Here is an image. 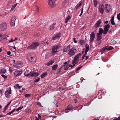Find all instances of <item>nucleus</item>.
<instances>
[{
    "label": "nucleus",
    "mask_w": 120,
    "mask_h": 120,
    "mask_svg": "<svg viewBox=\"0 0 120 120\" xmlns=\"http://www.w3.org/2000/svg\"><path fill=\"white\" fill-rule=\"evenodd\" d=\"M39 45V43L38 42H33L31 45L28 47L27 49L29 50H34L36 49L37 47Z\"/></svg>",
    "instance_id": "obj_1"
},
{
    "label": "nucleus",
    "mask_w": 120,
    "mask_h": 120,
    "mask_svg": "<svg viewBox=\"0 0 120 120\" xmlns=\"http://www.w3.org/2000/svg\"><path fill=\"white\" fill-rule=\"evenodd\" d=\"M60 45H54L52 48V54H53L57 52V50L60 48Z\"/></svg>",
    "instance_id": "obj_2"
},
{
    "label": "nucleus",
    "mask_w": 120,
    "mask_h": 120,
    "mask_svg": "<svg viewBox=\"0 0 120 120\" xmlns=\"http://www.w3.org/2000/svg\"><path fill=\"white\" fill-rule=\"evenodd\" d=\"M7 27V24L5 22H2L0 24V30H5Z\"/></svg>",
    "instance_id": "obj_3"
},
{
    "label": "nucleus",
    "mask_w": 120,
    "mask_h": 120,
    "mask_svg": "<svg viewBox=\"0 0 120 120\" xmlns=\"http://www.w3.org/2000/svg\"><path fill=\"white\" fill-rule=\"evenodd\" d=\"M77 53V51L76 49L74 48H72L68 52V54L70 56H72L74 55Z\"/></svg>",
    "instance_id": "obj_4"
},
{
    "label": "nucleus",
    "mask_w": 120,
    "mask_h": 120,
    "mask_svg": "<svg viewBox=\"0 0 120 120\" xmlns=\"http://www.w3.org/2000/svg\"><path fill=\"white\" fill-rule=\"evenodd\" d=\"M81 54L79 53L75 56L72 61V64L75 63L78 61L79 58L81 56Z\"/></svg>",
    "instance_id": "obj_5"
},
{
    "label": "nucleus",
    "mask_w": 120,
    "mask_h": 120,
    "mask_svg": "<svg viewBox=\"0 0 120 120\" xmlns=\"http://www.w3.org/2000/svg\"><path fill=\"white\" fill-rule=\"evenodd\" d=\"M110 28V26L109 24L105 25L104 27V32L103 33V34H106Z\"/></svg>",
    "instance_id": "obj_6"
},
{
    "label": "nucleus",
    "mask_w": 120,
    "mask_h": 120,
    "mask_svg": "<svg viewBox=\"0 0 120 120\" xmlns=\"http://www.w3.org/2000/svg\"><path fill=\"white\" fill-rule=\"evenodd\" d=\"M61 34L60 33H57L54 35L52 38V39L53 40H55L59 39L61 37Z\"/></svg>",
    "instance_id": "obj_7"
},
{
    "label": "nucleus",
    "mask_w": 120,
    "mask_h": 120,
    "mask_svg": "<svg viewBox=\"0 0 120 120\" xmlns=\"http://www.w3.org/2000/svg\"><path fill=\"white\" fill-rule=\"evenodd\" d=\"M11 94V88L8 90H7L5 92V94L6 97L8 98H9L10 97V94Z\"/></svg>",
    "instance_id": "obj_8"
},
{
    "label": "nucleus",
    "mask_w": 120,
    "mask_h": 120,
    "mask_svg": "<svg viewBox=\"0 0 120 120\" xmlns=\"http://www.w3.org/2000/svg\"><path fill=\"white\" fill-rule=\"evenodd\" d=\"M17 19L16 17L14 16L13 17L11 20L10 25L11 26H14L15 24V20Z\"/></svg>",
    "instance_id": "obj_9"
},
{
    "label": "nucleus",
    "mask_w": 120,
    "mask_h": 120,
    "mask_svg": "<svg viewBox=\"0 0 120 120\" xmlns=\"http://www.w3.org/2000/svg\"><path fill=\"white\" fill-rule=\"evenodd\" d=\"M95 34L94 32H91L90 35V38L89 40V41L90 42H92L95 38Z\"/></svg>",
    "instance_id": "obj_10"
},
{
    "label": "nucleus",
    "mask_w": 120,
    "mask_h": 120,
    "mask_svg": "<svg viewBox=\"0 0 120 120\" xmlns=\"http://www.w3.org/2000/svg\"><path fill=\"white\" fill-rule=\"evenodd\" d=\"M22 73L21 71L19 70L16 71L14 73V75L17 76H20Z\"/></svg>",
    "instance_id": "obj_11"
},
{
    "label": "nucleus",
    "mask_w": 120,
    "mask_h": 120,
    "mask_svg": "<svg viewBox=\"0 0 120 120\" xmlns=\"http://www.w3.org/2000/svg\"><path fill=\"white\" fill-rule=\"evenodd\" d=\"M70 45H69L64 48L63 50V52H67L69 51L70 49Z\"/></svg>",
    "instance_id": "obj_12"
},
{
    "label": "nucleus",
    "mask_w": 120,
    "mask_h": 120,
    "mask_svg": "<svg viewBox=\"0 0 120 120\" xmlns=\"http://www.w3.org/2000/svg\"><path fill=\"white\" fill-rule=\"evenodd\" d=\"M7 37L6 35H5L3 34H0V41H2L4 40H5L6 38Z\"/></svg>",
    "instance_id": "obj_13"
},
{
    "label": "nucleus",
    "mask_w": 120,
    "mask_h": 120,
    "mask_svg": "<svg viewBox=\"0 0 120 120\" xmlns=\"http://www.w3.org/2000/svg\"><path fill=\"white\" fill-rule=\"evenodd\" d=\"M101 23V21L100 20H99L97 21L94 27L95 28H97L100 26V25Z\"/></svg>",
    "instance_id": "obj_14"
},
{
    "label": "nucleus",
    "mask_w": 120,
    "mask_h": 120,
    "mask_svg": "<svg viewBox=\"0 0 120 120\" xmlns=\"http://www.w3.org/2000/svg\"><path fill=\"white\" fill-rule=\"evenodd\" d=\"M39 75V74L38 72H34L33 73H30V75L31 77H37Z\"/></svg>",
    "instance_id": "obj_15"
},
{
    "label": "nucleus",
    "mask_w": 120,
    "mask_h": 120,
    "mask_svg": "<svg viewBox=\"0 0 120 120\" xmlns=\"http://www.w3.org/2000/svg\"><path fill=\"white\" fill-rule=\"evenodd\" d=\"M102 35L97 33L96 39L97 41H99L102 38Z\"/></svg>",
    "instance_id": "obj_16"
},
{
    "label": "nucleus",
    "mask_w": 120,
    "mask_h": 120,
    "mask_svg": "<svg viewBox=\"0 0 120 120\" xmlns=\"http://www.w3.org/2000/svg\"><path fill=\"white\" fill-rule=\"evenodd\" d=\"M56 23H54L53 24L51 25L48 28V29L50 30H53L55 28V26L56 24Z\"/></svg>",
    "instance_id": "obj_17"
},
{
    "label": "nucleus",
    "mask_w": 120,
    "mask_h": 120,
    "mask_svg": "<svg viewBox=\"0 0 120 120\" xmlns=\"http://www.w3.org/2000/svg\"><path fill=\"white\" fill-rule=\"evenodd\" d=\"M104 6L103 5H101V7H99L98 9L100 12L101 14H103L104 12Z\"/></svg>",
    "instance_id": "obj_18"
},
{
    "label": "nucleus",
    "mask_w": 120,
    "mask_h": 120,
    "mask_svg": "<svg viewBox=\"0 0 120 120\" xmlns=\"http://www.w3.org/2000/svg\"><path fill=\"white\" fill-rule=\"evenodd\" d=\"M110 9V7L109 5H108V4H107L106 5L105 10H106V12L108 13L109 12Z\"/></svg>",
    "instance_id": "obj_19"
},
{
    "label": "nucleus",
    "mask_w": 120,
    "mask_h": 120,
    "mask_svg": "<svg viewBox=\"0 0 120 120\" xmlns=\"http://www.w3.org/2000/svg\"><path fill=\"white\" fill-rule=\"evenodd\" d=\"M29 60L31 62H34L36 60V59L34 57H31L29 59Z\"/></svg>",
    "instance_id": "obj_20"
},
{
    "label": "nucleus",
    "mask_w": 120,
    "mask_h": 120,
    "mask_svg": "<svg viewBox=\"0 0 120 120\" xmlns=\"http://www.w3.org/2000/svg\"><path fill=\"white\" fill-rule=\"evenodd\" d=\"M73 109V107L72 106L69 105L67 107V108L65 109V110H72Z\"/></svg>",
    "instance_id": "obj_21"
},
{
    "label": "nucleus",
    "mask_w": 120,
    "mask_h": 120,
    "mask_svg": "<svg viewBox=\"0 0 120 120\" xmlns=\"http://www.w3.org/2000/svg\"><path fill=\"white\" fill-rule=\"evenodd\" d=\"M54 61H55L54 60H51L49 62L47 63V65L48 66L52 65L54 62Z\"/></svg>",
    "instance_id": "obj_22"
},
{
    "label": "nucleus",
    "mask_w": 120,
    "mask_h": 120,
    "mask_svg": "<svg viewBox=\"0 0 120 120\" xmlns=\"http://www.w3.org/2000/svg\"><path fill=\"white\" fill-rule=\"evenodd\" d=\"M99 30L98 31V33H97L102 35V33H103L104 32V30L102 28H100L99 29Z\"/></svg>",
    "instance_id": "obj_23"
},
{
    "label": "nucleus",
    "mask_w": 120,
    "mask_h": 120,
    "mask_svg": "<svg viewBox=\"0 0 120 120\" xmlns=\"http://www.w3.org/2000/svg\"><path fill=\"white\" fill-rule=\"evenodd\" d=\"M89 49V46L88 44L86 43L85 44V52H87Z\"/></svg>",
    "instance_id": "obj_24"
},
{
    "label": "nucleus",
    "mask_w": 120,
    "mask_h": 120,
    "mask_svg": "<svg viewBox=\"0 0 120 120\" xmlns=\"http://www.w3.org/2000/svg\"><path fill=\"white\" fill-rule=\"evenodd\" d=\"M58 67V65L57 64L54 65L52 67V70L54 71L57 69Z\"/></svg>",
    "instance_id": "obj_25"
},
{
    "label": "nucleus",
    "mask_w": 120,
    "mask_h": 120,
    "mask_svg": "<svg viewBox=\"0 0 120 120\" xmlns=\"http://www.w3.org/2000/svg\"><path fill=\"white\" fill-rule=\"evenodd\" d=\"M71 18V17L69 15H68V16H67L66 18L65 22L66 23H67L68 22V21L70 20Z\"/></svg>",
    "instance_id": "obj_26"
},
{
    "label": "nucleus",
    "mask_w": 120,
    "mask_h": 120,
    "mask_svg": "<svg viewBox=\"0 0 120 120\" xmlns=\"http://www.w3.org/2000/svg\"><path fill=\"white\" fill-rule=\"evenodd\" d=\"M6 70L4 68H2L0 69V73H5L6 72Z\"/></svg>",
    "instance_id": "obj_27"
},
{
    "label": "nucleus",
    "mask_w": 120,
    "mask_h": 120,
    "mask_svg": "<svg viewBox=\"0 0 120 120\" xmlns=\"http://www.w3.org/2000/svg\"><path fill=\"white\" fill-rule=\"evenodd\" d=\"M22 87V86H20L18 84L15 85L14 86V87L15 88H16L17 89H20V88Z\"/></svg>",
    "instance_id": "obj_28"
},
{
    "label": "nucleus",
    "mask_w": 120,
    "mask_h": 120,
    "mask_svg": "<svg viewBox=\"0 0 120 120\" xmlns=\"http://www.w3.org/2000/svg\"><path fill=\"white\" fill-rule=\"evenodd\" d=\"M93 1L94 6L95 7H96L97 5L98 4V3L97 1V0H93Z\"/></svg>",
    "instance_id": "obj_29"
},
{
    "label": "nucleus",
    "mask_w": 120,
    "mask_h": 120,
    "mask_svg": "<svg viewBox=\"0 0 120 120\" xmlns=\"http://www.w3.org/2000/svg\"><path fill=\"white\" fill-rule=\"evenodd\" d=\"M114 17L113 16L111 19V23L112 25H114L115 24V23L114 21Z\"/></svg>",
    "instance_id": "obj_30"
},
{
    "label": "nucleus",
    "mask_w": 120,
    "mask_h": 120,
    "mask_svg": "<svg viewBox=\"0 0 120 120\" xmlns=\"http://www.w3.org/2000/svg\"><path fill=\"white\" fill-rule=\"evenodd\" d=\"M47 74V73L46 72L43 73L40 76V77L41 78H43L46 76Z\"/></svg>",
    "instance_id": "obj_31"
},
{
    "label": "nucleus",
    "mask_w": 120,
    "mask_h": 120,
    "mask_svg": "<svg viewBox=\"0 0 120 120\" xmlns=\"http://www.w3.org/2000/svg\"><path fill=\"white\" fill-rule=\"evenodd\" d=\"M79 42L80 44L81 45H83L85 44V41L83 40H81L79 41Z\"/></svg>",
    "instance_id": "obj_32"
},
{
    "label": "nucleus",
    "mask_w": 120,
    "mask_h": 120,
    "mask_svg": "<svg viewBox=\"0 0 120 120\" xmlns=\"http://www.w3.org/2000/svg\"><path fill=\"white\" fill-rule=\"evenodd\" d=\"M113 49V48L112 46H109L108 47H107L106 46V50H110Z\"/></svg>",
    "instance_id": "obj_33"
},
{
    "label": "nucleus",
    "mask_w": 120,
    "mask_h": 120,
    "mask_svg": "<svg viewBox=\"0 0 120 120\" xmlns=\"http://www.w3.org/2000/svg\"><path fill=\"white\" fill-rule=\"evenodd\" d=\"M82 2H81L80 4L77 7L76 9V11H77L80 8V6L82 5Z\"/></svg>",
    "instance_id": "obj_34"
},
{
    "label": "nucleus",
    "mask_w": 120,
    "mask_h": 120,
    "mask_svg": "<svg viewBox=\"0 0 120 120\" xmlns=\"http://www.w3.org/2000/svg\"><path fill=\"white\" fill-rule=\"evenodd\" d=\"M17 4V3H16L12 7V8L11 9V11H12L15 8V7L16 6Z\"/></svg>",
    "instance_id": "obj_35"
},
{
    "label": "nucleus",
    "mask_w": 120,
    "mask_h": 120,
    "mask_svg": "<svg viewBox=\"0 0 120 120\" xmlns=\"http://www.w3.org/2000/svg\"><path fill=\"white\" fill-rule=\"evenodd\" d=\"M87 53V52H85V54L83 55V56L82 57V60H83L84 58V57H85Z\"/></svg>",
    "instance_id": "obj_36"
},
{
    "label": "nucleus",
    "mask_w": 120,
    "mask_h": 120,
    "mask_svg": "<svg viewBox=\"0 0 120 120\" xmlns=\"http://www.w3.org/2000/svg\"><path fill=\"white\" fill-rule=\"evenodd\" d=\"M16 109H14V110H12L10 112H9L7 114V115H11L12 113L13 112H14V111Z\"/></svg>",
    "instance_id": "obj_37"
},
{
    "label": "nucleus",
    "mask_w": 120,
    "mask_h": 120,
    "mask_svg": "<svg viewBox=\"0 0 120 120\" xmlns=\"http://www.w3.org/2000/svg\"><path fill=\"white\" fill-rule=\"evenodd\" d=\"M23 107V106H20L19 108L17 109H16V110L17 111H19Z\"/></svg>",
    "instance_id": "obj_38"
},
{
    "label": "nucleus",
    "mask_w": 120,
    "mask_h": 120,
    "mask_svg": "<svg viewBox=\"0 0 120 120\" xmlns=\"http://www.w3.org/2000/svg\"><path fill=\"white\" fill-rule=\"evenodd\" d=\"M12 101H10L8 103L7 105L4 108L5 109H8V107L9 106V104H10V103Z\"/></svg>",
    "instance_id": "obj_39"
},
{
    "label": "nucleus",
    "mask_w": 120,
    "mask_h": 120,
    "mask_svg": "<svg viewBox=\"0 0 120 120\" xmlns=\"http://www.w3.org/2000/svg\"><path fill=\"white\" fill-rule=\"evenodd\" d=\"M101 51L103 52L105 50H106V46L103 47L101 49Z\"/></svg>",
    "instance_id": "obj_40"
},
{
    "label": "nucleus",
    "mask_w": 120,
    "mask_h": 120,
    "mask_svg": "<svg viewBox=\"0 0 120 120\" xmlns=\"http://www.w3.org/2000/svg\"><path fill=\"white\" fill-rule=\"evenodd\" d=\"M40 79V78H39L38 79H36L34 80V82L35 83L39 81Z\"/></svg>",
    "instance_id": "obj_41"
},
{
    "label": "nucleus",
    "mask_w": 120,
    "mask_h": 120,
    "mask_svg": "<svg viewBox=\"0 0 120 120\" xmlns=\"http://www.w3.org/2000/svg\"><path fill=\"white\" fill-rule=\"evenodd\" d=\"M37 105H38L39 107H43V106L39 102H38L37 104Z\"/></svg>",
    "instance_id": "obj_42"
},
{
    "label": "nucleus",
    "mask_w": 120,
    "mask_h": 120,
    "mask_svg": "<svg viewBox=\"0 0 120 120\" xmlns=\"http://www.w3.org/2000/svg\"><path fill=\"white\" fill-rule=\"evenodd\" d=\"M31 95L30 94H25V96L26 97H28L30 96Z\"/></svg>",
    "instance_id": "obj_43"
},
{
    "label": "nucleus",
    "mask_w": 120,
    "mask_h": 120,
    "mask_svg": "<svg viewBox=\"0 0 120 120\" xmlns=\"http://www.w3.org/2000/svg\"><path fill=\"white\" fill-rule=\"evenodd\" d=\"M117 18L118 20L120 21V13L117 15Z\"/></svg>",
    "instance_id": "obj_44"
},
{
    "label": "nucleus",
    "mask_w": 120,
    "mask_h": 120,
    "mask_svg": "<svg viewBox=\"0 0 120 120\" xmlns=\"http://www.w3.org/2000/svg\"><path fill=\"white\" fill-rule=\"evenodd\" d=\"M112 120H120V116L117 118H116Z\"/></svg>",
    "instance_id": "obj_45"
},
{
    "label": "nucleus",
    "mask_w": 120,
    "mask_h": 120,
    "mask_svg": "<svg viewBox=\"0 0 120 120\" xmlns=\"http://www.w3.org/2000/svg\"><path fill=\"white\" fill-rule=\"evenodd\" d=\"M1 76L3 77L4 78V79H6L7 77V76H5L4 75V74H2L1 75Z\"/></svg>",
    "instance_id": "obj_46"
},
{
    "label": "nucleus",
    "mask_w": 120,
    "mask_h": 120,
    "mask_svg": "<svg viewBox=\"0 0 120 120\" xmlns=\"http://www.w3.org/2000/svg\"><path fill=\"white\" fill-rule=\"evenodd\" d=\"M82 67V66L80 67H79L78 68H77L76 70V71H78L79 70H80Z\"/></svg>",
    "instance_id": "obj_47"
},
{
    "label": "nucleus",
    "mask_w": 120,
    "mask_h": 120,
    "mask_svg": "<svg viewBox=\"0 0 120 120\" xmlns=\"http://www.w3.org/2000/svg\"><path fill=\"white\" fill-rule=\"evenodd\" d=\"M36 11L37 12H38L39 11V9L38 7L37 6L36 7Z\"/></svg>",
    "instance_id": "obj_48"
},
{
    "label": "nucleus",
    "mask_w": 120,
    "mask_h": 120,
    "mask_svg": "<svg viewBox=\"0 0 120 120\" xmlns=\"http://www.w3.org/2000/svg\"><path fill=\"white\" fill-rule=\"evenodd\" d=\"M69 67L66 66L64 68V69L65 70H67L68 68Z\"/></svg>",
    "instance_id": "obj_49"
},
{
    "label": "nucleus",
    "mask_w": 120,
    "mask_h": 120,
    "mask_svg": "<svg viewBox=\"0 0 120 120\" xmlns=\"http://www.w3.org/2000/svg\"><path fill=\"white\" fill-rule=\"evenodd\" d=\"M12 1H9L8 2V3L7 4V5L8 6H9L10 4H11L12 3Z\"/></svg>",
    "instance_id": "obj_50"
},
{
    "label": "nucleus",
    "mask_w": 120,
    "mask_h": 120,
    "mask_svg": "<svg viewBox=\"0 0 120 120\" xmlns=\"http://www.w3.org/2000/svg\"><path fill=\"white\" fill-rule=\"evenodd\" d=\"M0 92L1 95H2L4 93V90H0Z\"/></svg>",
    "instance_id": "obj_51"
},
{
    "label": "nucleus",
    "mask_w": 120,
    "mask_h": 120,
    "mask_svg": "<svg viewBox=\"0 0 120 120\" xmlns=\"http://www.w3.org/2000/svg\"><path fill=\"white\" fill-rule=\"evenodd\" d=\"M81 13L82 14L83 13V7H82V8H81Z\"/></svg>",
    "instance_id": "obj_52"
},
{
    "label": "nucleus",
    "mask_w": 120,
    "mask_h": 120,
    "mask_svg": "<svg viewBox=\"0 0 120 120\" xmlns=\"http://www.w3.org/2000/svg\"><path fill=\"white\" fill-rule=\"evenodd\" d=\"M73 41L75 43H77V41L75 39V38H73Z\"/></svg>",
    "instance_id": "obj_53"
},
{
    "label": "nucleus",
    "mask_w": 120,
    "mask_h": 120,
    "mask_svg": "<svg viewBox=\"0 0 120 120\" xmlns=\"http://www.w3.org/2000/svg\"><path fill=\"white\" fill-rule=\"evenodd\" d=\"M11 52L10 51H8L7 52V54L9 55H11Z\"/></svg>",
    "instance_id": "obj_54"
},
{
    "label": "nucleus",
    "mask_w": 120,
    "mask_h": 120,
    "mask_svg": "<svg viewBox=\"0 0 120 120\" xmlns=\"http://www.w3.org/2000/svg\"><path fill=\"white\" fill-rule=\"evenodd\" d=\"M24 75L25 76H26L27 77H28L29 75H30V74L28 73L27 74H24Z\"/></svg>",
    "instance_id": "obj_55"
},
{
    "label": "nucleus",
    "mask_w": 120,
    "mask_h": 120,
    "mask_svg": "<svg viewBox=\"0 0 120 120\" xmlns=\"http://www.w3.org/2000/svg\"><path fill=\"white\" fill-rule=\"evenodd\" d=\"M67 2V1L66 0H65L63 1L62 3V4L64 5L65 4V3Z\"/></svg>",
    "instance_id": "obj_56"
},
{
    "label": "nucleus",
    "mask_w": 120,
    "mask_h": 120,
    "mask_svg": "<svg viewBox=\"0 0 120 120\" xmlns=\"http://www.w3.org/2000/svg\"><path fill=\"white\" fill-rule=\"evenodd\" d=\"M14 41V40H13L12 39L11 40L9 41V42H11Z\"/></svg>",
    "instance_id": "obj_57"
},
{
    "label": "nucleus",
    "mask_w": 120,
    "mask_h": 120,
    "mask_svg": "<svg viewBox=\"0 0 120 120\" xmlns=\"http://www.w3.org/2000/svg\"><path fill=\"white\" fill-rule=\"evenodd\" d=\"M116 41L115 40H114L112 42V43L114 44H115L116 43Z\"/></svg>",
    "instance_id": "obj_58"
},
{
    "label": "nucleus",
    "mask_w": 120,
    "mask_h": 120,
    "mask_svg": "<svg viewBox=\"0 0 120 120\" xmlns=\"http://www.w3.org/2000/svg\"><path fill=\"white\" fill-rule=\"evenodd\" d=\"M68 63L67 62H66L64 63V66H65V65L67 64Z\"/></svg>",
    "instance_id": "obj_59"
},
{
    "label": "nucleus",
    "mask_w": 120,
    "mask_h": 120,
    "mask_svg": "<svg viewBox=\"0 0 120 120\" xmlns=\"http://www.w3.org/2000/svg\"><path fill=\"white\" fill-rule=\"evenodd\" d=\"M108 22V21H105L104 22V24H107Z\"/></svg>",
    "instance_id": "obj_60"
},
{
    "label": "nucleus",
    "mask_w": 120,
    "mask_h": 120,
    "mask_svg": "<svg viewBox=\"0 0 120 120\" xmlns=\"http://www.w3.org/2000/svg\"><path fill=\"white\" fill-rule=\"evenodd\" d=\"M74 102H75V103H76L77 102V99H74Z\"/></svg>",
    "instance_id": "obj_61"
},
{
    "label": "nucleus",
    "mask_w": 120,
    "mask_h": 120,
    "mask_svg": "<svg viewBox=\"0 0 120 120\" xmlns=\"http://www.w3.org/2000/svg\"><path fill=\"white\" fill-rule=\"evenodd\" d=\"M9 71L11 73H12L13 71V70L11 69H10Z\"/></svg>",
    "instance_id": "obj_62"
},
{
    "label": "nucleus",
    "mask_w": 120,
    "mask_h": 120,
    "mask_svg": "<svg viewBox=\"0 0 120 120\" xmlns=\"http://www.w3.org/2000/svg\"><path fill=\"white\" fill-rule=\"evenodd\" d=\"M7 110V109L4 108V109L3 111V112H5Z\"/></svg>",
    "instance_id": "obj_63"
},
{
    "label": "nucleus",
    "mask_w": 120,
    "mask_h": 120,
    "mask_svg": "<svg viewBox=\"0 0 120 120\" xmlns=\"http://www.w3.org/2000/svg\"><path fill=\"white\" fill-rule=\"evenodd\" d=\"M12 47V48H13L15 50H16V47L15 46H12V47Z\"/></svg>",
    "instance_id": "obj_64"
}]
</instances>
